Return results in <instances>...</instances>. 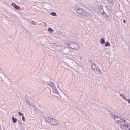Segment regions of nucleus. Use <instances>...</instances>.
<instances>
[{"label":"nucleus","instance_id":"nucleus-27","mask_svg":"<svg viewBox=\"0 0 130 130\" xmlns=\"http://www.w3.org/2000/svg\"><path fill=\"white\" fill-rule=\"evenodd\" d=\"M41 12H42V13H46V10H41Z\"/></svg>","mask_w":130,"mask_h":130},{"label":"nucleus","instance_id":"nucleus-1","mask_svg":"<svg viewBox=\"0 0 130 130\" xmlns=\"http://www.w3.org/2000/svg\"><path fill=\"white\" fill-rule=\"evenodd\" d=\"M114 121L117 124H119L120 128L124 130H130V125L128 122L121 117L115 116L114 117Z\"/></svg>","mask_w":130,"mask_h":130},{"label":"nucleus","instance_id":"nucleus-16","mask_svg":"<svg viewBox=\"0 0 130 130\" xmlns=\"http://www.w3.org/2000/svg\"><path fill=\"white\" fill-rule=\"evenodd\" d=\"M12 120L13 121V123H16V122L18 121V119H17V118H15V117H12Z\"/></svg>","mask_w":130,"mask_h":130},{"label":"nucleus","instance_id":"nucleus-3","mask_svg":"<svg viewBox=\"0 0 130 130\" xmlns=\"http://www.w3.org/2000/svg\"><path fill=\"white\" fill-rule=\"evenodd\" d=\"M91 69H92L93 71H94L96 74H100L101 73V70L95 64L93 63L91 64Z\"/></svg>","mask_w":130,"mask_h":130},{"label":"nucleus","instance_id":"nucleus-7","mask_svg":"<svg viewBox=\"0 0 130 130\" xmlns=\"http://www.w3.org/2000/svg\"><path fill=\"white\" fill-rule=\"evenodd\" d=\"M51 120L52 121L51 122V124H52V125H57V124H58V121H57V120L52 118Z\"/></svg>","mask_w":130,"mask_h":130},{"label":"nucleus","instance_id":"nucleus-11","mask_svg":"<svg viewBox=\"0 0 130 130\" xmlns=\"http://www.w3.org/2000/svg\"><path fill=\"white\" fill-rule=\"evenodd\" d=\"M99 10L101 13L104 14V10H103V6H100Z\"/></svg>","mask_w":130,"mask_h":130},{"label":"nucleus","instance_id":"nucleus-10","mask_svg":"<svg viewBox=\"0 0 130 130\" xmlns=\"http://www.w3.org/2000/svg\"><path fill=\"white\" fill-rule=\"evenodd\" d=\"M49 87H51L52 89H53L55 87V85L54 84V82H52L51 81H50V84L49 85Z\"/></svg>","mask_w":130,"mask_h":130},{"label":"nucleus","instance_id":"nucleus-29","mask_svg":"<svg viewBox=\"0 0 130 130\" xmlns=\"http://www.w3.org/2000/svg\"><path fill=\"white\" fill-rule=\"evenodd\" d=\"M126 94L127 95H129V91H128V90H126Z\"/></svg>","mask_w":130,"mask_h":130},{"label":"nucleus","instance_id":"nucleus-6","mask_svg":"<svg viewBox=\"0 0 130 130\" xmlns=\"http://www.w3.org/2000/svg\"><path fill=\"white\" fill-rule=\"evenodd\" d=\"M52 90L54 94L59 95V96H60V97H61V95H60V93H59V92H58V90H57V88H56V86L54 87V88L52 89Z\"/></svg>","mask_w":130,"mask_h":130},{"label":"nucleus","instance_id":"nucleus-13","mask_svg":"<svg viewBox=\"0 0 130 130\" xmlns=\"http://www.w3.org/2000/svg\"><path fill=\"white\" fill-rule=\"evenodd\" d=\"M120 97H122L123 99L124 100H125L126 101H127V99H126V98L125 97V95L123 94H120Z\"/></svg>","mask_w":130,"mask_h":130},{"label":"nucleus","instance_id":"nucleus-32","mask_svg":"<svg viewBox=\"0 0 130 130\" xmlns=\"http://www.w3.org/2000/svg\"><path fill=\"white\" fill-rule=\"evenodd\" d=\"M65 50H66V51H69V48L65 49Z\"/></svg>","mask_w":130,"mask_h":130},{"label":"nucleus","instance_id":"nucleus-21","mask_svg":"<svg viewBox=\"0 0 130 130\" xmlns=\"http://www.w3.org/2000/svg\"><path fill=\"white\" fill-rule=\"evenodd\" d=\"M51 16H56L57 14L56 12H51Z\"/></svg>","mask_w":130,"mask_h":130},{"label":"nucleus","instance_id":"nucleus-4","mask_svg":"<svg viewBox=\"0 0 130 130\" xmlns=\"http://www.w3.org/2000/svg\"><path fill=\"white\" fill-rule=\"evenodd\" d=\"M76 12L77 14H78L79 15H81V16H84L86 14H87V12L86 11V10L81 8L77 9Z\"/></svg>","mask_w":130,"mask_h":130},{"label":"nucleus","instance_id":"nucleus-17","mask_svg":"<svg viewBox=\"0 0 130 130\" xmlns=\"http://www.w3.org/2000/svg\"><path fill=\"white\" fill-rule=\"evenodd\" d=\"M105 46H106V47L110 46V43H109V42H106L105 44Z\"/></svg>","mask_w":130,"mask_h":130},{"label":"nucleus","instance_id":"nucleus-2","mask_svg":"<svg viewBox=\"0 0 130 130\" xmlns=\"http://www.w3.org/2000/svg\"><path fill=\"white\" fill-rule=\"evenodd\" d=\"M69 47L71 48V49H74V50H78L80 48V46L76 43L72 42L68 44Z\"/></svg>","mask_w":130,"mask_h":130},{"label":"nucleus","instance_id":"nucleus-31","mask_svg":"<svg viewBox=\"0 0 130 130\" xmlns=\"http://www.w3.org/2000/svg\"><path fill=\"white\" fill-rule=\"evenodd\" d=\"M123 23H124V24H126V20H123Z\"/></svg>","mask_w":130,"mask_h":130},{"label":"nucleus","instance_id":"nucleus-20","mask_svg":"<svg viewBox=\"0 0 130 130\" xmlns=\"http://www.w3.org/2000/svg\"><path fill=\"white\" fill-rule=\"evenodd\" d=\"M34 107V111H36V112L39 111V109H38L37 107Z\"/></svg>","mask_w":130,"mask_h":130},{"label":"nucleus","instance_id":"nucleus-9","mask_svg":"<svg viewBox=\"0 0 130 130\" xmlns=\"http://www.w3.org/2000/svg\"><path fill=\"white\" fill-rule=\"evenodd\" d=\"M52 118H46L45 119V121H46V122H48V123H50L51 124V121H52Z\"/></svg>","mask_w":130,"mask_h":130},{"label":"nucleus","instance_id":"nucleus-12","mask_svg":"<svg viewBox=\"0 0 130 130\" xmlns=\"http://www.w3.org/2000/svg\"><path fill=\"white\" fill-rule=\"evenodd\" d=\"M110 78L113 82H115V81H116V78H115V77L114 76H111Z\"/></svg>","mask_w":130,"mask_h":130},{"label":"nucleus","instance_id":"nucleus-8","mask_svg":"<svg viewBox=\"0 0 130 130\" xmlns=\"http://www.w3.org/2000/svg\"><path fill=\"white\" fill-rule=\"evenodd\" d=\"M102 15H103L104 18L107 21H109V20H110V19L109 18V16H108V15L106 14V13H105V12H104V13H102Z\"/></svg>","mask_w":130,"mask_h":130},{"label":"nucleus","instance_id":"nucleus-28","mask_svg":"<svg viewBox=\"0 0 130 130\" xmlns=\"http://www.w3.org/2000/svg\"><path fill=\"white\" fill-rule=\"evenodd\" d=\"M43 24H45V27H47V24H46V23H45V22H43Z\"/></svg>","mask_w":130,"mask_h":130},{"label":"nucleus","instance_id":"nucleus-26","mask_svg":"<svg viewBox=\"0 0 130 130\" xmlns=\"http://www.w3.org/2000/svg\"><path fill=\"white\" fill-rule=\"evenodd\" d=\"M22 120L23 121H25V117L24 116H22Z\"/></svg>","mask_w":130,"mask_h":130},{"label":"nucleus","instance_id":"nucleus-24","mask_svg":"<svg viewBox=\"0 0 130 130\" xmlns=\"http://www.w3.org/2000/svg\"><path fill=\"white\" fill-rule=\"evenodd\" d=\"M18 114H19V115H20V116H24V114H23V113H22L21 112H18Z\"/></svg>","mask_w":130,"mask_h":130},{"label":"nucleus","instance_id":"nucleus-14","mask_svg":"<svg viewBox=\"0 0 130 130\" xmlns=\"http://www.w3.org/2000/svg\"><path fill=\"white\" fill-rule=\"evenodd\" d=\"M12 5L13 7L15 8L16 10H18L19 9V6H18V5H17L16 4L12 3Z\"/></svg>","mask_w":130,"mask_h":130},{"label":"nucleus","instance_id":"nucleus-19","mask_svg":"<svg viewBox=\"0 0 130 130\" xmlns=\"http://www.w3.org/2000/svg\"><path fill=\"white\" fill-rule=\"evenodd\" d=\"M26 102H27V104H29V105H30V106H32V107H34V104L31 105V103H30V101L27 100V101H26Z\"/></svg>","mask_w":130,"mask_h":130},{"label":"nucleus","instance_id":"nucleus-35","mask_svg":"<svg viewBox=\"0 0 130 130\" xmlns=\"http://www.w3.org/2000/svg\"><path fill=\"white\" fill-rule=\"evenodd\" d=\"M0 130H2V128L1 127V125H0Z\"/></svg>","mask_w":130,"mask_h":130},{"label":"nucleus","instance_id":"nucleus-22","mask_svg":"<svg viewBox=\"0 0 130 130\" xmlns=\"http://www.w3.org/2000/svg\"><path fill=\"white\" fill-rule=\"evenodd\" d=\"M49 84H50V81L49 82H44V85H46L47 86H49Z\"/></svg>","mask_w":130,"mask_h":130},{"label":"nucleus","instance_id":"nucleus-23","mask_svg":"<svg viewBox=\"0 0 130 130\" xmlns=\"http://www.w3.org/2000/svg\"><path fill=\"white\" fill-rule=\"evenodd\" d=\"M0 73L2 74V75H3V76H4V75H5V73H3V72L2 71V70H1V69H0ZM2 76H3V75H2L0 74V78H1V77H2Z\"/></svg>","mask_w":130,"mask_h":130},{"label":"nucleus","instance_id":"nucleus-5","mask_svg":"<svg viewBox=\"0 0 130 130\" xmlns=\"http://www.w3.org/2000/svg\"><path fill=\"white\" fill-rule=\"evenodd\" d=\"M68 66H69V67L72 69H75L77 66V63L74 60H70L68 62Z\"/></svg>","mask_w":130,"mask_h":130},{"label":"nucleus","instance_id":"nucleus-15","mask_svg":"<svg viewBox=\"0 0 130 130\" xmlns=\"http://www.w3.org/2000/svg\"><path fill=\"white\" fill-rule=\"evenodd\" d=\"M100 42L101 44H104V43H105V40L104 39V38H101L100 40Z\"/></svg>","mask_w":130,"mask_h":130},{"label":"nucleus","instance_id":"nucleus-34","mask_svg":"<svg viewBox=\"0 0 130 130\" xmlns=\"http://www.w3.org/2000/svg\"><path fill=\"white\" fill-rule=\"evenodd\" d=\"M66 53H67L68 54H70L69 52H66Z\"/></svg>","mask_w":130,"mask_h":130},{"label":"nucleus","instance_id":"nucleus-30","mask_svg":"<svg viewBox=\"0 0 130 130\" xmlns=\"http://www.w3.org/2000/svg\"><path fill=\"white\" fill-rule=\"evenodd\" d=\"M57 125H58L60 127L61 126V124L58 123V124H57Z\"/></svg>","mask_w":130,"mask_h":130},{"label":"nucleus","instance_id":"nucleus-33","mask_svg":"<svg viewBox=\"0 0 130 130\" xmlns=\"http://www.w3.org/2000/svg\"><path fill=\"white\" fill-rule=\"evenodd\" d=\"M127 101H128V103H129V104H130V99L127 100Z\"/></svg>","mask_w":130,"mask_h":130},{"label":"nucleus","instance_id":"nucleus-18","mask_svg":"<svg viewBox=\"0 0 130 130\" xmlns=\"http://www.w3.org/2000/svg\"><path fill=\"white\" fill-rule=\"evenodd\" d=\"M48 30V31L50 32V33H52V32H54L53 29H52V28L50 27H49Z\"/></svg>","mask_w":130,"mask_h":130},{"label":"nucleus","instance_id":"nucleus-25","mask_svg":"<svg viewBox=\"0 0 130 130\" xmlns=\"http://www.w3.org/2000/svg\"><path fill=\"white\" fill-rule=\"evenodd\" d=\"M31 24H32V25H36V23H35V22L33 21H32Z\"/></svg>","mask_w":130,"mask_h":130}]
</instances>
